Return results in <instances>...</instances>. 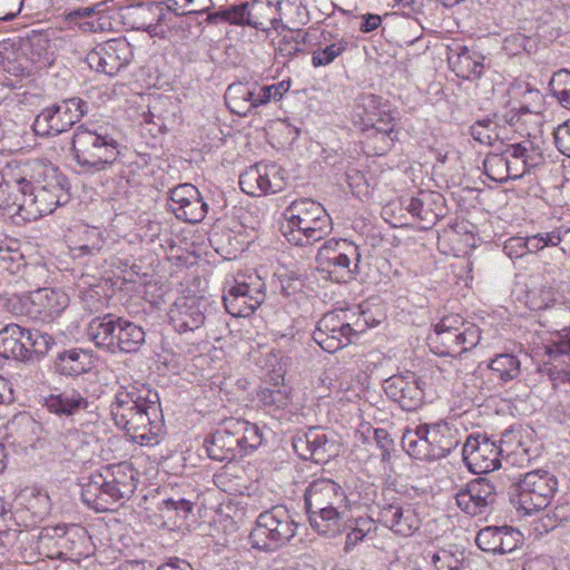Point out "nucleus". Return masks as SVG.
<instances>
[{
  "label": "nucleus",
  "mask_w": 570,
  "mask_h": 570,
  "mask_svg": "<svg viewBox=\"0 0 570 570\" xmlns=\"http://www.w3.org/2000/svg\"><path fill=\"white\" fill-rule=\"evenodd\" d=\"M119 389L109 405L115 424L142 446L157 445L164 432L158 393L146 384L121 377Z\"/></svg>",
  "instance_id": "nucleus-1"
},
{
  "label": "nucleus",
  "mask_w": 570,
  "mask_h": 570,
  "mask_svg": "<svg viewBox=\"0 0 570 570\" xmlns=\"http://www.w3.org/2000/svg\"><path fill=\"white\" fill-rule=\"evenodd\" d=\"M311 525L324 535L340 533L350 519V501L345 490L334 480H313L304 493Z\"/></svg>",
  "instance_id": "nucleus-2"
},
{
  "label": "nucleus",
  "mask_w": 570,
  "mask_h": 570,
  "mask_svg": "<svg viewBox=\"0 0 570 570\" xmlns=\"http://www.w3.org/2000/svg\"><path fill=\"white\" fill-rule=\"evenodd\" d=\"M282 232L289 244L307 246L332 232V218L326 209L311 198L292 202L283 212Z\"/></svg>",
  "instance_id": "nucleus-3"
},
{
  "label": "nucleus",
  "mask_w": 570,
  "mask_h": 570,
  "mask_svg": "<svg viewBox=\"0 0 570 570\" xmlns=\"http://www.w3.org/2000/svg\"><path fill=\"white\" fill-rule=\"evenodd\" d=\"M136 490L132 468L127 463L107 466L104 472L91 474L82 484V501L92 510L104 512L112 504L129 498Z\"/></svg>",
  "instance_id": "nucleus-4"
},
{
  "label": "nucleus",
  "mask_w": 570,
  "mask_h": 570,
  "mask_svg": "<svg viewBox=\"0 0 570 570\" xmlns=\"http://www.w3.org/2000/svg\"><path fill=\"white\" fill-rule=\"evenodd\" d=\"M461 442L456 426L440 421L433 424H420L406 431L402 436V448L412 458L421 461H435L445 458Z\"/></svg>",
  "instance_id": "nucleus-5"
},
{
  "label": "nucleus",
  "mask_w": 570,
  "mask_h": 570,
  "mask_svg": "<svg viewBox=\"0 0 570 570\" xmlns=\"http://www.w3.org/2000/svg\"><path fill=\"white\" fill-rule=\"evenodd\" d=\"M42 174L45 180L36 181L31 185L26 178H21L17 184V190L22 194V205L19 210H22V220L31 222L51 214L58 206L66 204L69 200V195L65 189L62 179L57 175L53 167H43Z\"/></svg>",
  "instance_id": "nucleus-6"
},
{
  "label": "nucleus",
  "mask_w": 570,
  "mask_h": 570,
  "mask_svg": "<svg viewBox=\"0 0 570 570\" xmlns=\"http://www.w3.org/2000/svg\"><path fill=\"white\" fill-rule=\"evenodd\" d=\"M72 151L76 163L89 173L106 170L120 155L115 137L100 129L79 126L73 134Z\"/></svg>",
  "instance_id": "nucleus-7"
},
{
  "label": "nucleus",
  "mask_w": 570,
  "mask_h": 570,
  "mask_svg": "<svg viewBox=\"0 0 570 570\" xmlns=\"http://www.w3.org/2000/svg\"><path fill=\"white\" fill-rule=\"evenodd\" d=\"M482 338L480 327L458 314L442 317L428 335L430 350L440 356H459L474 348Z\"/></svg>",
  "instance_id": "nucleus-8"
},
{
  "label": "nucleus",
  "mask_w": 570,
  "mask_h": 570,
  "mask_svg": "<svg viewBox=\"0 0 570 570\" xmlns=\"http://www.w3.org/2000/svg\"><path fill=\"white\" fill-rule=\"evenodd\" d=\"M265 297V282L256 271L239 269L226 276L223 301L232 316H249L262 305Z\"/></svg>",
  "instance_id": "nucleus-9"
},
{
  "label": "nucleus",
  "mask_w": 570,
  "mask_h": 570,
  "mask_svg": "<svg viewBox=\"0 0 570 570\" xmlns=\"http://www.w3.org/2000/svg\"><path fill=\"white\" fill-rule=\"evenodd\" d=\"M297 523L283 505L262 512L249 534L253 548L274 551L286 544L295 534Z\"/></svg>",
  "instance_id": "nucleus-10"
},
{
  "label": "nucleus",
  "mask_w": 570,
  "mask_h": 570,
  "mask_svg": "<svg viewBox=\"0 0 570 570\" xmlns=\"http://www.w3.org/2000/svg\"><path fill=\"white\" fill-rule=\"evenodd\" d=\"M558 487L557 476L547 470H533L522 474L513 483L517 510L530 515L546 509Z\"/></svg>",
  "instance_id": "nucleus-11"
},
{
  "label": "nucleus",
  "mask_w": 570,
  "mask_h": 570,
  "mask_svg": "<svg viewBox=\"0 0 570 570\" xmlns=\"http://www.w3.org/2000/svg\"><path fill=\"white\" fill-rule=\"evenodd\" d=\"M358 246L346 238H331L322 244L316 255L318 268L337 283H347L358 273Z\"/></svg>",
  "instance_id": "nucleus-12"
},
{
  "label": "nucleus",
  "mask_w": 570,
  "mask_h": 570,
  "mask_svg": "<svg viewBox=\"0 0 570 570\" xmlns=\"http://www.w3.org/2000/svg\"><path fill=\"white\" fill-rule=\"evenodd\" d=\"M88 111L87 102L78 97L43 109L33 121L39 136H57L69 130Z\"/></svg>",
  "instance_id": "nucleus-13"
},
{
  "label": "nucleus",
  "mask_w": 570,
  "mask_h": 570,
  "mask_svg": "<svg viewBox=\"0 0 570 570\" xmlns=\"http://www.w3.org/2000/svg\"><path fill=\"white\" fill-rule=\"evenodd\" d=\"M537 355L541 357L540 373L554 382L570 381V330L551 334Z\"/></svg>",
  "instance_id": "nucleus-14"
},
{
  "label": "nucleus",
  "mask_w": 570,
  "mask_h": 570,
  "mask_svg": "<svg viewBox=\"0 0 570 570\" xmlns=\"http://www.w3.org/2000/svg\"><path fill=\"white\" fill-rule=\"evenodd\" d=\"M462 458L474 474L490 473L501 465V448L485 435H469L462 448Z\"/></svg>",
  "instance_id": "nucleus-15"
},
{
  "label": "nucleus",
  "mask_w": 570,
  "mask_h": 570,
  "mask_svg": "<svg viewBox=\"0 0 570 570\" xmlns=\"http://www.w3.org/2000/svg\"><path fill=\"white\" fill-rule=\"evenodd\" d=\"M281 168L274 164H256L239 176L240 189L252 196L275 194L285 188Z\"/></svg>",
  "instance_id": "nucleus-16"
},
{
  "label": "nucleus",
  "mask_w": 570,
  "mask_h": 570,
  "mask_svg": "<svg viewBox=\"0 0 570 570\" xmlns=\"http://www.w3.org/2000/svg\"><path fill=\"white\" fill-rule=\"evenodd\" d=\"M356 332L338 313H326L313 332V340L327 353H335L347 346Z\"/></svg>",
  "instance_id": "nucleus-17"
},
{
  "label": "nucleus",
  "mask_w": 570,
  "mask_h": 570,
  "mask_svg": "<svg viewBox=\"0 0 570 570\" xmlns=\"http://www.w3.org/2000/svg\"><path fill=\"white\" fill-rule=\"evenodd\" d=\"M168 206L176 218L190 224L202 222L208 209L200 191L191 184H180L171 188Z\"/></svg>",
  "instance_id": "nucleus-18"
},
{
  "label": "nucleus",
  "mask_w": 570,
  "mask_h": 570,
  "mask_svg": "<svg viewBox=\"0 0 570 570\" xmlns=\"http://www.w3.org/2000/svg\"><path fill=\"white\" fill-rule=\"evenodd\" d=\"M132 57L131 47L125 39H112L98 46L87 56L88 65L97 72L115 76Z\"/></svg>",
  "instance_id": "nucleus-19"
},
{
  "label": "nucleus",
  "mask_w": 570,
  "mask_h": 570,
  "mask_svg": "<svg viewBox=\"0 0 570 570\" xmlns=\"http://www.w3.org/2000/svg\"><path fill=\"white\" fill-rule=\"evenodd\" d=\"M424 389L425 383L413 372L393 375L384 382V391L389 399L405 411L416 410L423 404Z\"/></svg>",
  "instance_id": "nucleus-20"
},
{
  "label": "nucleus",
  "mask_w": 570,
  "mask_h": 570,
  "mask_svg": "<svg viewBox=\"0 0 570 570\" xmlns=\"http://www.w3.org/2000/svg\"><path fill=\"white\" fill-rule=\"evenodd\" d=\"M379 521L394 534L411 537L421 527V519L413 504L395 501L385 504L379 512Z\"/></svg>",
  "instance_id": "nucleus-21"
},
{
  "label": "nucleus",
  "mask_w": 570,
  "mask_h": 570,
  "mask_svg": "<svg viewBox=\"0 0 570 570\" xmlns=\"http://www.w3.org/2000/svg\"><path fill=\"white\" fill-rule=\"evenodd\" d=\"M205 306L203 297H178L168 309L169 322L178 333L194 332L205 323Z\"/></svg>",
  "instance_id": "nucleus-22"
},
{
  "label": "nucleus",
  "mask_w": 570,
  "mask_h": 570,
  "mask_svg": "<svg viewBox=\"0 0 570 570\" xmlns=\"http://www.w3.org/2000/svg\"><path fill=\"white\" fill-rule=\"evenodd\" d=\"M497 497L494 484L488 479H478L455 495L456 505L466 514L481 515L489 511Z\"/></svg>",
  "instance_id": "nucleus-23"
},
{
  "label": "nucleus",
  "mask_w": 570,
  "mask_h": 570,
  "mask_svg": "<svg viewBox=\"0 0 570 570\" xmlns=\"http://www.w3.org/2000/svg\"><path fill=\"white\" fill-rule=\"evenodd\" d=\"M353 121L361 129L366 130L376 125L395 121L390 105L373 94H362L353 109Z\"/></svg>",
  "instance_id": "nucleus-24"
},
{
  "label": "nucleus",
  "mask_w": 570,
  "mask_h": 570,
  "mask_svg": "<svg viewBox=\"0 0 570 570\" xmlns=\"http://www.w3.org/2000/svg\"><path fill=\"white\" fill-rule=\"evenodd\" d=\"M28 314L41 322H50L69 305L68 294L58 288H39L29 296Z\"/></svg>",
  "instance_id": "nucleus-25"
},
{
  "label": "nucleus",
  "mask_w": 570,
  "mask_h": 570,
  "mask_svg": "<svg viewBox=\"0 0 570 570\" xmlns=\"http://www.w3.org/2000/svg\"><path fill=\"white\" fill-rule=\"evenodd\" d=\"M257 396L265 412L279 421H293L298 416L299 405L293 401L291 386L263 389Z\"/></svg>",
  "instance_id": "nucleus-26"
},
{
  "label": "nucleus",
  "mask_w": 570,
  "mask_h": 570,
  "mask_svg": "<svg viewBox=\"0 0 570 570\" xmlns=\"http://www.w3.org/2000/svg\"><path fill=\"white\" fill-rule=\"evenodd\" d=\"M502 153L509 165L511 179L523 177L543 161L541 148L530 140L511 144Z\"/></svg>",
  "instance_id": "nucleus-27"
},
{
  "label": "nucleus",
  "mask_w": 570,
  "mask_h": 570,
  "mask_svg": "<svg viewBox=\"0 0 570 570\" xmlns=\"http://www.w3.org/2000/svg\"><path fill=\"white\" fill-rule=\"evenodd\" d=\"M112 0H102L92 6L80 7L67 14V20L82 32H106L112 29L108 14V4Z\"/></svg>",
  "instance_id": "nucleus-28"
},
{
  "label": "nucleus",
  "mask_w": 570,
  "mask_h": 570,
  "mask_svg": "<svg viewBox=\"0 0 570 570\" xmlns=\"http://www.w3.org/2000/svg\"><path fill=\"white\" fill-rule=\"evenodd\" d=\"M522 534L510 527H485L475 538L476 546L491 553H509L518 548Z\"/></svg>",
  "instance_id": "nucleus-29"
},
{
  "label": "nucleus",
  "mask_w": 570,
  "mask_h": 570,
  "mask_svg": "<svg viewBox=\"0 0 570 570\" xmlns=\"http://www.w3.org/2000/svg\"><path fill=\"white\" fill-rule=\"evenodd\" d=\"M485 57L475 48L458 45L451 49L449 65L452 71L464 80L479 79L485 70Z\"/></svg>",
  "instance_id": "nucleus-30"
},
{
  "label": "nucleus",
  "mask_w": 570,
  "mask_h": 570,
  "mask_svg": "<svg viewBox=\"0 0 570 570\" xmlns=\"http://www.w3.org/2000/svg\"><path fill=\"white\" fill-rule=\"evenodd\" d=\"M294 448L296 451L305 449L307 453L301 455L316 463H325L337 453L335 441L328 439L327 434L317 428L309 429L303 438H298Z\"/></svg>",
  "instance_id": "nucleus-31"
},
{
  "label": "nucleus",
  "mask_w": 570,
  "mask_h": 570,
  "mask_svg": "<svg viewBox=\"0 0 570 570\" xmlns=\"http://www.w3.org/2000/svg\"><path fill=\"white\" fill-rule=\"evenodd\" d=\"M194 503L186 499L169 498L158 504V519L154 523L163 529L174 531L188 528Z\"/></svg>",
  "instance_id": "nucleus-32"
},
{
  "label": "nucleus",
  "mask_w": 570,
  "mask_h": 570,
  "mask_svg": "<svg viewBox=\"0 0 570 570\" xmlns=\"http://www.w3.org/2000/svg\"><path fill=\"white\" fill-rule=\"evenodd\" d=\"M120 321H122V317H115L111 314L92 318L86 331L88 338L94 342L97 347L109 353H116Z\"/></svg>",
  "instance_id": "nucleus-33"
},
{
  "label": "nucleus",
  "mask_w": 570,
  "mask_h": 570,
  "mask_svg": "<svg viewBox=\"0 0 570 570\" xmlns=\"http://www.w3.org/2000/svg\"><path fill=\"white\" fill-rule=\"evenodd\" d=\"M17 508L21 512H28L31 523L45 520L51 511L52 503L47 491L39 488H26L16 498Z\"/></svg>",
  "instance_id": "nucleus-34"
},
{
  "label": "nucleus",
  "mask_w": 570,
  "mask_h": 570,
  "mask_svg": "<svg viewBox=\"0 0 570 570\" xmlns=\"http://www.w3.org/2000/svg\"><path fill=\"white\" fill-rule=\"evenodd\" d=\"M256 82H234L225 92L227 108L238 116H247L253 109L259 107L256 98Z\"/></svg>",
  "instance_id": "nucleus-35"
},
{
  "label": "nucleus",
  "mask_w": 570,
  "mask_h": 570,
  "mask_svg": "<svg viewBox=\"0 0 570 570\" xmlns=\"http://www.w3.org/2000/svg\"><path fill=\"white\" fill-rule=\"evenodd\" d=\"M237 434H234L232 419L225 421L224 426L215 431L207 445L208 455L218 461L233 460L240 455Z\"/></svg>",
  "instance_id": "nucleus-36"
},
{
  "label": "nucleus",
  "mask_w": 570,
  "mask_h": 570,
  "mask_svg": "<svg viewBox=\"0 0 570 570\" xmlns=\"http://www.w3.org/2000/svg\"><path fill=\"white\" fill-rule=\"evenodd\" d=\"M0 356L18 361H29L26 328L17 324H9L0 331Z\"/></svg>",
  "instance_id": "nucleus-37"
},
{
  "label": "nucleus",
  "mask_w": 570,
  "mask_h": 570,
  "mask_svg": "<svg viewBox=\"0 0 570 570\" xmlns=\"http://www.w3.org/2000/svg\"><path fill=\"white\" fill-rule=\"evenodd\" d=\"M43 406L51 413L70 416L87 409L88 401L75 390L51 393L43 399Z\"/></svg>",
  "instance_id": "nucleus-38"
},
{
  "label": "nucleus",
  "mask_w": 570,
  "mask_h": 570,
  "mask_svg": "<svg viewBox=\"0 0 570 570\" xmlns=\"http://www.w3.org/2000/svg\"><path fill=\"white\" fill-rule=\"evenodd\" d=\"M500 448L501 458L513 466H527L532 459L519 432L505 431L500 440Z\"/></svg>",
  "instance_id": "nucleus-39"
},
{
  "label": "nucleus",
  "mask_w": 570,
  "mask_h": 570,
  "mask_svg": "<svg viewBox=\"0 0 570 570\" xmlns=\"http://www.w3.org/2000/svg\"><path fill=\"white\" fill-rule=\"evenodd\" d=\"M95 366V357L90 351L71 348L59 354L57 367L65 375H80Z\"/></svg>",
  "instance_id": "nucleus-40"
},
{
  "label": "nucleus",
  "mask_w": 570,
  "mask_h": 570,
  "mask_svg": "<svg viewBox=\"0 0 570 570\" xmlns=\"http://www.w3.org/2000/svg\"><path fill=\"white\" fill-rule=\"evenodd\" d=\"M490 380L500 385L515 380L521 373L520 360L510 353L495 355L488 364Z\"/></svg>",
  "instance_id": "nucleus-41"
},
{
  "label": "nucleus",
  "mask_w": 570,
  "mask_h": 570,
  "mask_svg": "<svg viewBox=\"0 0 570 570\" xmlns=\"http://www.w3.org/2000/svg\"><path fill=\"white\" fill-rule=\"evenodd\" d=\"M366 136L367 148L374 155H383L389 151L397 139L395 121L376 125L373 128L362 130Z\"/></svg>",
  "instance_id": "nucleus-42"
},
{
  "label": "nucleus",
  "mask_w": 570,
  "mask_h": 570,
  "mask_svg": "<svg viewBox=\"0 0 570 570\" xmlns=\"http://www.w3.org/2000/svg\"><path fill=\"white\" fill-rule=\"evenodd\" d=\"M232 428L239 441L240 455L253 452L262 444L263 433L257 424L242 419H232Z\"/></svg>",
  "instance_id": "nucleus-43"
},
{
  "label": "nucleus",
  "mask_w": 570,
  "mask_h": 570,
  "mask_svg": "<svg viewBox=\"0 0 570 570\" xmlns=\"http://www.w3.org/2000/svg\"><path fill=\"white\" fill-rule=\"evenodd\" d=\"M118 343L116 345V353H135L145 342L144 330L135 323L122 318L120 321V328L118 331Z\"/></svg>",
  "instance_id": "nucleus-44"
},
{
  "label": "nucleus",
  "mask_w": 570,
  "mask_h": 570,
  "mask_svg": "<svg viewBox=\"0 0 570 570\" xmlns=\"http://www.w3.org/2000/svg\"><path fill=\"white\" fill-rule=\"evenodd\" d=\"M20 180L21 178L12 184L9 181L0 183V209L3 210V215L22 220L23 212L19 210L20 205H22V194L16 187Z\"/></svg>",
  "instance_id": "nucleus-45"
},
{
  "label": "nucleus",
  "mask_w": 570,
  "mask_h": 570,
  "mask_svg": "<svg viewBox=\"0 0 570 570\" xmlns=\"http://www.w3.org/2000/svg\"><path fill=\"white\" fill-rule=\"evenodd\" d=\"M423 559L431 564V570H459L461 559L446 549L426 548L422 553Z\"/></svg>",
  "instance_id": "nucleus-46"
},
{
  "label": "nucleus",
  "mask_w": 570,
  "mask_h": 570,
  "mask_svg": "<svg viewBox=\"0 0 570 570\" xmlns=\"http://www.w3.org/2000/svg\"><path fill=\"white\" fill-rule=\"evenodd\" d=\"M105 245L101 232L97 227H85L80 243L70 248L73 257L96 255Z\"/></svg>",
  "instance_id": "nucleus-47"
},
{
  "label": "nucleus",
  "mask_w": 570,
  "mask_h": 570,
  "mask_svg": "<svg viewBox=\"0 0 570 570\" xmlns=\"http://www.w3.org/2000/svg\"><path fill=\"white\" fill-rule=\"evenodd\" d=\"M470 134L480 144L492 146L502 138V128L493 119L487 117L476 120L471 126Z\"/></svg>",
  "instance_id": "nucleus-48"
},
{
  "label": "nucleus",
  "mask_w": 570,
  "mask_h": 570,
  "mask_svg": "<svg viewBox=\"0 0 570 570\" xmlns=\"http://www.w3.org/2000/svg\"><path fill=\"white\" fill-rule=\"evenodd\" d=\"M549 88L559 104L570 109V70L560 69L553 72L549 81Z\"/></svg>",
  "instance_id": "nucleus-49"
},
{
  "label": "nucleus",
  "mask_w": 570,
  "mask_h": 570,
  "mask_svg": "<svg viewBox=\"0 0 570 570\" xmlns=\"http://www.w3.org/2000/svg\"><path fill=\"white\" fill-rule=\"evenodd\" d=\"M26 344L30 361L33 356L46 355L55 345V340L39 330H26Z\"/></svg>",
  "instance_id": "nucleus-50"
},
{
  "label": "nucleus",
  "mask_w": 570,
  "mask_h": 570,
  "mask_svg": "<svg viewBox=\"0 0 570 570\" xmlns=\"http://www.w3.org/2000/svg\"><path fill=\"white\" fill-rule=\"evenodd\" d=\"M279 6L281 2H277L276 4H273L271 1L259 0L248 2L250 21L256 22V24H250V27L264 30L265 20L269 21L273 27H276L278 20L276 18H271V13Z\"/></svg>",
  "instance_id": "nucleus-51"
},
{
  "label": "nucleus",
  "mask_w": 570,
  "mask_h": 570,
  "mask_svg": "<svg viewBox=\"0 0 570 570\" xmlns=\"http://www.w3.org/2000/svg\"><path fill=\"white\" fill-rule=\"evenodd\" d=\"M250 12L248 7V1L234 4L230 7H227L225 9H220L217 12H215L212 18L219 19L222 21L228 22L230 24H237V26H249L256 24V22L250 21Z\"/></svg>",
  "instance_id": "nucleus-52"
},
{
  "label": "nucleus",
  "mask_w": 570,
  "mask_h": 570,
  "mask_svg": "<svg viewBox=\"0 0 570 570\" xmlns=\"http://www.w3.org/2000/svg\"><path fill=\"white\" fill-rule=\"evenodd\" d=\"M570 522V501L559 500L558 503L541 518V529L546 532Z\"/></svg>",
  "instance_id": "nucleus-53"
},
{
  "label": "nucleus",
  "mask_w": 570,
  "mask_h": 570,
  "mask_svg": "<svg viewBox=\"0 0 570 570\" xmlns=\"http://www.w3.org/2000/svg\"><path fill=\"white\" fill-rule=\"evenodd\" d=\"M348 42L344 38L336 39L331 45L318 48L312 52V65L314 67H323L332 63L346 49Z\"/></svg>",
  "instance_id": "nucleus-54"
},
{
  "label": "nucleus",
  "mask_w": 570,
  "mask_h": 570,
  "mask_svg": "<svg viewBox=\"0 0 570 570\" xmlns=\"http://www.w3.org/2000/svg\"><path fill=\"white\" fill-rule=\"evenodd\" d=\"M563 302V296L551 286H544L539 291H532L529 295L531 309L539 311L550 308Z\"/></svg>",
  "instance_id": "nucleus-55"
},
{
  "label": "nucleus",
  "mask_w": 570,
  "mask_h": 570,
  "mask_svg": "<svg viewBox=\"0 0 570 570\" xmlns=\"http://www.w3.org/2000/svg\"><path fill=\"white\" fill-rule=\"evenodd\" d=\"M483 165L485 174L490 179L499 183L511 179L509 174V165H507L503 153L488 155Z\"/></svg>",
  "instance_id": "nucleus-56"
},
{
  "label": "nucleus",
  "mask_w": 570,
  "mask_h": 570,
  "mask_svg": "<svg viewBox=\"0 0 570 570\" xmlns=\"http://www.w3.org/2000/svg\"><path fill=\"white\" fill-rule=\"evenodd\" d=\"M79 297L83 305V308L90 313L99 312L107 305V297L102 294L100 285L89 284L88 287H81Z\"/></svg>",
  "instance_id": "nucleus-57"
},
{
  "label": "nucleus",
  "mask_w": 570,
  "mask_h": 570,
  "mask_svg": "<svg viewBox=\"0 0 570 570\" xmlns=\"http://www.w3.org/2000/svg\"><path fill=\"white\" fill-rule=\"evenodd\" d=\"M525 245L529 247V254L537 253L549 246H557L562 240L560 230H551L547 233H539L532 236L524 237Z\"/></svg>",
  "instance_id": "nucleus-58"
},
{
  "label": "nucleus",
  "mask_w": 570,
  "mask_h": 570,
  "mask_svg": "<svg viewBox=\"0 0 570 570\" xmlns=\"http://www.w3.org/2000/svg\"><path fill=\"white\" fill-rule=\"evenodd\" d=\"M428 194L422 193L420 197H411L405 205L406 210L420 220L433 224L436 215L425 207V198Z\"/></svg>",
  "instance_id": "nucleus-59"
},
{
  "label": "nucleus",
  "mask_w": 570,
  "mask_h": 570,
  "mask_svg": "<svg viewBox=\"0 0 570 570\" xmlns=\"http://www.w3.org/2000/svg\"><path fill=\"white\" fill-rule=\"evenodd\" d=\"M66 540L71 543L70 549L77 556L87 554L86 544L89 542L88 532L81 527H71L66 532Z\"/></svg>",
  "instance_id": "nucleus-60"
},
{
  "label": "nucleus",
  "mask_w": 570,
  "mask_h": 570,
  "mask_svg": "<svg viewBox=\"0 0 570 570\" xmlns=\"http://www.w3.org/2000/svg\"><path fill=\"white\" fill-rule=\"evenodd\" d=\"M337 372L335 368H325L315 381V389L321 392V394L331 393L332 391H343L344 387L342 385L336 384Z\"/></svg>",
  "instance_id": "nucleus-61"
},
{
  "label": "nucleus",
  "mask_w": 570,
  "mask_h": 570,
  "mask_svg": "<svg viewBox=\"0 0 570 570\" xmlns=\"http://www.w3.org/2000/svg\"><path fill=\"white\" fill-rule=\"evenodd\" d=\"M346 181L348 184V187L351 188V191L357 196L362 197L367 194L368 191V184L365 178V175L355 168H350L346 171Z\"/></svg>",
  "instance_id": "nucleus-62"
},
{
  "label": "nucleus",
  "mask_w": 570,
  "mask_h": 570,
  "mask_svg": "<svg viewBox=\"0 0 570 570\" xmlns=\"http://www.w3.org/2000/svg\"><path fill=\"white\" fill-rule=\"evenodd\" d=\"M370 530L371 522L368 520L357 519L355 521V527H353L346 535L345 549L351 550L353 547H355L365 538Z\"/></svg>",
  "instance_id": "nucleus-63"
},
{
  "label": "nucleus",
  "mask_w": 570,
  "mask_h": 570,
  "mask_svg": "<svg viewBox=\"0 0 570 570\" xmlns=\"http://www.w3.org/2000/svg\"><path fill=\"white\" fill-rule=\"evenodd\" d=\"M554 142L558 150L570 158V120L556 128Z\"/></svg>",
  "instance_id": "nucleus-64"
}]
</instances>
